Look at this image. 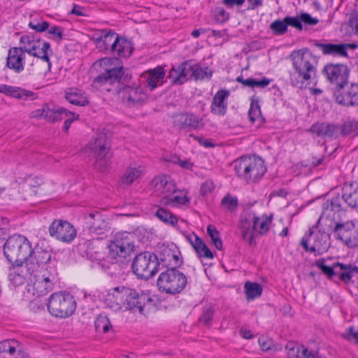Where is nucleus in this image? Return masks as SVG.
<instances>
[{
    "label": "nucleus",
    "mask_w": 358,
    "mask_h": 358,
    "mask_svg": "<svg viewBox=\"0 0 358 358\" xmlns=\"http://www.w3.org/2000/svg\"><path fill=\"white\" fill-rule=\"evenodd\" d=\"M163 202L166 205H185L189 202V199L186 196L175 195L165 196Z\"/></svg>",
    "instance_id": "nucleus-52"
},
{
    "label": "nucleus",
    "mask_w": 358,
    "mask_h": 358,
    "mask_svg": "<svg viewBox=\"0 0 358 358\" xmlns=\"http://www.w3.org/2000/svg\"><path fill=\"white\" fill-rule=\"evenodd\" d=\"M215 20L219 23L227 22L229 19V14L222 7H217L213 10Z\"/></svg>",
    "instance_id": "nucleus-54"
},
{
    "label": "nucleus",
    "mask_w": 358,
    "mask_h": 358,
    "mask_svg": "<svg viewBox=\"0 0 358 358\" xmlns=\"http://www.w3.org/2000/svg\"><path fill=\"white\" fill-rule=\"evenodd\" d=\"M194 249L199 257L213 259V255L206 244L199 237H194Z\"/></svg>",
    "instance_id": "nucleus-45"
},
{
    "label": "nucleus",
    "mask_w": 358,
    "mask_h": 358,
    "mask_svg": "<svg viewBox=\"0 0 358 358\" xmlns=\"http://www.w3.org/2000/svg\"><path fill=\"white\" fill-rule=\"evenodd\" d=\"M270 29L274 34L280 36L286 33L287 26L285 22V17L283 20H276L270 24Z\"/></svg>",
    "instance_id": "nucleus-50"
},
{
    "label": "nucleus",
    "mask_w": 358,
    "mask_h": 358,
    "mask_svg": "<svg viewBox=\"0 0 358 358\" xmlns=\"http://www.w3.org/2000/svg\"><path fill=\"white\" fill-rule=\"evenodd\" d=\"M348 25L355 34L358 35V13H352L349 18Z\"/></svg>",
    "instance_id": "nucleus-64"
},
{
    "label": "nucleus",
    "mask_w": 358,
    "mask_h": 358,
    "mask_svg": "<svg viewBox=\"0 0 358 358\" xmlns=\"http://www.w3.org/2000/svg\"><path fill=\"white\" fill-rule=\"evenodd\" d=\"M230 95L228 90L222 89L218 90L214 95L210 104V112L217 116L225 115L227 108V99Z\"/></svg>",
    "instance_id": "nucleus-26"
},
{
    "label": "nucleus",
    "mask_w": 358,
    "mask_h": 358,
    "mask_svg": "<svg viewBox=\"0 0 358 358\" xmlns=\"http://www.w3.org/2000/svg\"><path fill=\"white\" fill-rule=\"evenodd\" d=\"M142 173L143 169L140 166L128 167L119 181L120 186L126 187L131 185L141 176Z\"/></svg>",
    "instance_id": "nucleus-38"
},
{
    "label": "nucleus",
    "mask_w": 358,
    "mask_h": 358,
    "mask_svg": "<svg viewBox=\"0 0 358 358\" xmlns=\"http://www.w3.org/2000/svg\"><path fill=\"white\" fill-rule=\"evenodd\" d=\"M147 86L152 91L158 85H162L165 77V71L163 67L158 66L152 69L148 70L143 76Z\"/></svg>",
    "instance_id": "nucleus-32"
},
{
    "label": "nucleus",
    "mask_w": 358,
    "mask_h": 358,
    "mask_svg": "<svg viewBox=\"0 0 358 358\" xmlns=\"http://www.w3.org/2000/svg\"><path fill=\"white\" fill-rule=\"evenodd\" d=\"M207 233L211 239L212 243L217 250H221L222 249V241L220 238V232L215 227L211 224L208 225L207 227Z\"/></svg>",
    "instance_id": "nucleus-48"
},
{
    "label": "nucleus",
    "mask_w": 358,
    "mask_h": 358,
    "mask_svg": "<svg viewBox=\"0 0 358 358\" xmlns=\"http://www.w3.org/2000/svg\"><path fill=\"white\" fill-rule=\"evenodd\" d=\"M324 158V156L318 159H315L313 157L310 159L303 161L301 165L304 167H309L310 169L315 168L323 162Z\"/></svg>",
    "instance_id": "nucleus-60"
},
{
    "label": "nucleus",
    "mask_w": 358,
    "mask_h": 358,
    "mask_svg": "<svg viewBox=\"0 0 358 358\" xmlns=\"http://www.w3.org/2000/svg\"><path fill=\"white\" fill-rule=\"evenodd\" d=\"M32 275L35 279L32 285L29 289V291L31 292L34 296L39 297L41 296L46 295L53 289L55 278L52 275H46L44 272L35 273V275Z\"/></svg>",
    "instance_id": "nucleus-22"
},
{
    "label": "nucleus",
    "mask_w": 358,
    "mask_h": 358,
    "mask_svg": "<svg viewBox=\"0 0 358 358\" xmlns=\"http://www.w3.org/2000/svg\"><path fill=\"white\" fill-rule=\"evenodd\" d=\"M132 270L139 278L150 279L158 271L155 255L149 252L137 255L132 263Z\"/></svg>",
    "instance_id": "nucleus-10"
},
{
    "label": "nucleus",
    "mask_w": 358,
    "mask_h": 358,
    "mask_svg": "<svg viewBox=\"0 0 358 358\" xmlns=\"http://www.w3.org/2000/svg\"><path fill=\"white\" fill-rule=\"evenodd\" d=\"M108 157L106 155L105 157H96L95 168L101 172H105L108 170L109 166Z\"/></svg>",
    "instance_id": "nucleus-58"
},
{
    "label": "nucleus",
    "mask_w": 358,
    "mask_h": 358,
    "mask_svg": "<svg viewBox=\"0 0 358 358\" xmlns=\"http://www.w3.org/2000/svg\"><path fill=\"white\" fill-rule=\"evenodd\" d=\"M0 93L23 101H34L38 99L36 93L26 89L7 85H0Z\"/></svg>",
    "instance_id": "nucleus-27"
},
{
    "label": "nucleus",
    "mask_w": 358,
    "mask_h": 358,
    "mask_svg": "<svg viewBox=\"0 0 358 358\" xmlns=\"http://www.w3.org/2000/svg\"><path fill=\"white\" fill-rule=\"evenodd\" d=\"M342 200L350 207L358 206V183L345 185L343 187Z\"/></svg>",
    "instance_id": "nucleus-35"
},
{
    "label": "nucleus",
    "mask_w": 358,
    "mask_h": 358,
    "mask_svg": "<svg viewBox=\"0 0 358 358\" xmlns=\"http://www.w3.org/2000/svg\"><path fill=\"white\" fill-rule=\"evenodd\" d=\"M131 291L126 287H116L108 290L104 299V304L113 311L125 310V298L131 297Z\"/></svg>",
    "instance_id": "nucleus-19"
},
{
    "label": "nucleus",
    "mask_w": 358,
    "mask_h": 358,
    "mask_svg": "<svg viewBox=\"0 0 358 358\" xmlns=\"http://www.w3.org/2000/svg\"><path fill=\"white\" fill-rule=\"evenodd\" d=\"M189 61H185L180 64L173 66L169 73V78L174 85H180L189 79L188 70Z\"/></svg>",
    "instance_id": "nucleus-31"
},
{
    "label": "nucleus",
    "mask_w": 358,
    "mask_h": 358,
    "mask_svg": "<svg viewBox=\"0 0 358 358\" xmlns=\"http://www.w3.org/2000/svg\"><path fill=\"white\" fill-rule=\"evenodd\" d=\"M124 75V69L122 66L107 69L93 80L92 86L96 88L103 87V90L110 91V89L106 87V85L119 83L122 80Z\"/></svg>",
    "instance_id": "nucleus-21"
},
{
    "label": "nucleus",
    "mask_w": 358,
    "mask_h": 358,
    "mask_svg": "<svg viewBox=\"0 0 358 358\" xmlns=\"http://www.w3.org/2000/svg\"><path fill=\"white\" fill-rule=\"evenodd\" d=\"M187 278L178 268H169L162 271L157 280L159 290L174 295L180 293L187 286Z\"/></svg>",
    "instance_id": "nucleus-5"
},
{
    "label": "nucleus",
    "mask_w": 358,
    "mask_h": 358,
    "mask_svg": "<svg viewBox=\"0 0 358 358\" xmlns=\"http://www.w3.org/2000/svg\"><path fill=\"white\" fill-rule=\"evenodd\" d=\"M336 275L339 279L348 284L351 281L352 276L358 273V267L352 264H344L342 263H336Z\"/></svg>",
    "instance_id": "nucleus-36"
},
{
    "label": "nucleus",
    "mask_w": 358,
    "mask_h": 358,
    "mask_svg": "<svg viewBox=\"0 0 358 358\" xmlns=\"http://www.w3.org/2000/svg\"><path fill=\"white\" fill-rule=\"evenodd\" d=\"M343 338L356 345H358V331L353 327H349L343 334Z\"/></svg>",
    "instance_id": "nucleus-56"
},
{
    "label": "nucleus",
    "mask_w": 358,
    "mask_h": 358,
    "mask_svg": "<svg viewBox=\"0 0 358 358\" xmlns=\"http://www.w3.org/2000/svg\"><path fill=\"white\" fill-rule=\"evenodd\" d=\"M247 300L250 301L261 296L262 288L257 282L247 281L244 285Z\"/></svg>",
    "instance_id": "nucleus-44"
},
{
    "label": "nucleus",
    "mask_w": 358,
    "mask_h": 358,
    "mask_svg": "<svg viewBox=\"0 0 358 358\" xmlns=\"http://www.w3.org/2000/svg\"><path fill=\"white\" fill-rule=\"evenodd\" d=\"M66 115L65 108L50 104H45L41 108L33 110L29 116L31 118H42L50 122L62 120V115Z\"/></svg>",
    "instance_id": "nucleus-23"
},
{
    "label": "nucleus",
    "mask_w": 358,
    "mask_h": 358,
    "mask_svg": "<svg viewBox=\"0 0 358 358\" xmlns=\"http://www.w3.org/2000/svg\"><path fill=\"white\" fill-rule=\"evenodd\" d=\"M339 131L345 136L357 135L358 134V120H352L345 122L341 128L329 122H317L313 124L308 129L309 132L317 136L329 138H337Z\"/></svg>",
    "instance_id": "nucleus-8"
},
{
    "label": "nucleus",
    "mask_w": 358,
    "mask_h": 358,
    "mask_svg": "<svg viewBox=\"0 0 358 358\" xmlns=\"http://www.w3.org/2000/svg\"><path fill=\"white\" fill-rule=\"evenodd\" d=\"M118 98L128 107H138L148 100V96L139 85H126L119 90Z\"/></svg>",
    "instance_id": "nucleus-11"
},
{
    "label": "nucleus",
    "mask_w": 358,
    "mask_h": 358,
    "mask_svg": "<svg viewBox=\"0 0 358 358\" xmlns=\"http://www.w3.org/2000/svg\"><path fill=\"white\" fill-rule=\"evenodd\" d=\"M134 47L131 41L117 35L113 43L111 53L120 57H129L131 56Z\"/></svg>",
    "instance_id": "nucleus-33"
},
{
    "label": "nucleus",
    "mask_w": 358,
    "mask_h": 358,
    "mask_svg": "<svg viewBox=\"0 0 358 358\" xmlns=\"http://www.w3.org/2000/svg\"><path fill=\"white\" fill-rule=\"evenodd\" d=\"M315 45L316 47L321 49L324 55L348 57V52L345 51V43L334 44L315 43Z\"/></svg>",
    "instance_id": "nucleus-37"
},
{
    "label": "nucleus",
    "mask_w": 358,
    "mask_h": 358,
    "mask_svg": "<svg viewBox=\"0 0 358 358\" xmlns=\"http://www.w3.org/2000/svg\"><path fill=\"white\" fill-rule=\"evenodd\" d=\"M65 111H66V114L62 115V119L64 117L66 118L64 121L63 129L65 131H67L69 130V129L70 128L71 123L74 120H77L78 118L79 115L74 113L70 112L66 109H65Z\"/></svg>",
    "instance_id": "nucleus-57"
},
{
    "label": "nucleus",
    "mask_w": 358,
    "mask_h": 358,
    "mask_svg": "<svg viewBox=\"0 0 358 358\" xmlns=\"http://www.w3.org/2000/svg\"><path fill=\"white\" fill-rule=\"evenodd\" d=\"M316 265L328 278L331 279L334 275H336L337 267H336V263L332 266H327L324 259H320L317 261Z\"/></svg>",
    "instance_id": "nucleus-49"
},
{
    "label": "nucleus",
    "mask_w": 358,
    "mask_h": 358,
    "mask_svg": "<svg viewBox=\"0 0 358 358\" xmlns=\"http://www.w3.org/2000/svg\"><path fill=\"white\" fill-rule=\"evenodd\" d=\"M29 27L32 29L36 30L37 32H43L48 29L49 27V23L46 21L41 22H30Z\"/></svg>",
    "instance_id": "nucleus-61"
},
{
    "label": "nucleus",
    "mask_w": 358,
    "mask_h": 358,
    "mask_svg": "<svg viewBox=\"0 0 358 358\" xmlns=\"http://www.w3.org/2000/svg\"><path fill=\"white\" fill-rule=\"evenodd\" d=\"M65 96L69 103L76 106H84L89 103L87 96L78 89L70 90L66 93Z\"/></svg>",
    "instance_id": "nucleus-41"
},
{
    "label": "nucleus",
    "mask_w": 358,
    "mask_h": 358,
    "mask_svg": "<svg viewBox=\"0 0 358 358\" xmlns=\"http://www.w3.org/2000/svg\"><path fill=\"white\" fill-rule=\"evenodd\" d=\"M261 115L260 107L258 103H255L254 101H252L250 104V108L248 111V117L250 120L252 122H254L256 120H257Z\"/></svg>",
    "instance_id": "nucleus-55"
},
{
    "label": "nucleus",
    "mask_w": 358,
    "mask_h": 358,
    "mask_svg": "<svg viewBox=\"0 0 358 358\" xmlns=\"http://www.w3.org/2000/svg\"><path fill=\"white\" fill-rule=\"evenodd\" d=\"M155 216L164 223L173 227L176 226L178 222V219L176 215L163 208H159L155 212Z\"/></svg>",
    "instance_id": "nucleus-43"
},
{
    "label": "nucleus",
    "mask_w": 358,
    "mask_h": 358,
    "mask_svg": "<svg viewBox=\"0 0 358 358\" xmlns=\"http://www.w3.org/2000/svg\"><path fill=\"white\" fill-rule=\"evenodd\" d=\"M131 238L132 235L127 232L117 234L108 245V252L106 257L98 251L94 252V256L89 250L87 256L103 269L108 268L110 264L122 262L134 251V244Z\"/></svg>",
    "instance_id": "nucleus-2"
},
{
    "label": "nucleus",
    "mask_w": 358,
    "mask_h": 358,
    "mask_svg": "<svg viewBox=\"0 0 358 358\" xmlns=\"http://www.w3.org/2000/svg\"><path fill=\"white\" fill-rule=\"evenodd\" d=\"M259 220L260 217L250 210H245L240 216L238 228L241 232V237L244 241L248 242L250 245L255 243L254 227H255V221Z\"/></svg>",
    "instance_id": "nucleus-17"
},
{
    "label": "nucleus",
    "mask_w": 358,
    "mask_h": 358,
    "mask_svg": "<svg viewBox=\"0 0 358 358\" xmlns=\"http://www.w3.org/2000/svg\"><path fill=\"white\" fill-rule=\"evenodd\" d=\"M173 123L175 127L187 131L199 130L205 126L203 119L192 113L174 115Z\"/></svg>",
    "instance_id": "nucleus-18"
},
{
    "label": "nucleus",
    "mask_w": 358,
    "mask_h": 358,
    "mask_svg": "<svg viewBox=\"0 0 358 358\" xmlns=\"http://www.w3.org/2000/svg\"><path fill=\"white\" fill-rule=\"evenodd\" d=\"M334 96L336 102L346 107L358 106V84H347L343 88L335 89Z\"/></svg>",
    "instance_id": "nucleus-20"
},
{
    "label": "nucleus",
    "mask_w": 358,
    "mask_h": 358,
    "mask_svg": "<svg viewBox=\"0 0 358 358\" xmlns=\"http://www.w3.org/2000/svg\"><path fill=\"white\" fill-rule=\"evenodd\" d=\"M271 82L272 79L268 78L266 77H263L260 80L253 78L252 88L257 87L259 89H264Z\"/></svg>",
    "instance_id": "nucleus-63"
},
{
    "label": "nucleus",
    "mask_w": 358,
    "mask_h": 358,
    "mask_svg": "<svg viewBox=\"0 0 358 358\" xmlns=\"http://www.w3.org/2000/svg\"><path fill=\"white\" fill-rule=\"evenodd\" d=\"M299 17L301 24L304 23L305 24L313 26L316 25L319 22L317 18L313 17L310 14L306 13L299 15Z\"/></svg>",
    "instance_id": "nucleus-62"
},
{
    "label": "nucleus",
    "mask_w": 358,
    "mask_h": 358,
    "mask_svg": "<svg viewBox=\"0 0 358 358\" xmlns=\"http://www.w3.org/2000/svg\"><path fill=\"white\" fill-rule=\"evenodd\" d=\"M287 358H301V346L294 343H289L285 346Z\"/></svg>",
    "instance_id": "nucleus-53"
},
{
    "label": "nucleus",
    "mask_w": 358,
    "mask_h": 358,
    "mask_svg": "<svg viewBox=\"0 0 358 358\" xmlns=\"http://www.w3.org/2000/svg\"><path fill=\"white\" fill-rule=\"evenodd\" d=\"M94 327L98 332L107 333L112 327L106 315H99L94 322Z\"/></svg>",
    "instance_id": "nucleus-47"
},
{
    "label": "nucleus",
    "mask_w": 358,
    "mask_h": 358,
    "mask_svg": "<svg viewBox=\"0 0 358 358\" xmlns=\"http://www.w3.org/2000/svg\"><path fill=\"white\" fill-rule=\"evenodd\" d=\"M155 257H157V266L162 264L166 268H178L182 264L180 252L174 244L162 245Z\"/></svg>",
    "instance_id": "nucleus-15"
},
{
    "label": "nucleus",
    "mask_w": 358,
    "mask_h": 358,
    "mask_svg": "<svg viewBox=\"0 0 358 358\" xmlns=\"http://www.w3.org/2000/svg\"><path fill=\"white\" fill-rule=\"evenodd\" d=\"M0 352L14 355L15 356H29L23 350L22 345L15 339L0 342Z\"/></svg>",
    "instance_id": "nucleus-34"
},
{
    "label": "nucleus",
    "mask_w": 358,
    "mask_h": 358,
    "mask_svg": "<svg viewBox=\"0 0 358 358\" xmlns=\"http://www.w3.org/2000/svg\"><path fill=\"white\" fill-rule=\"evenodd\" d=\"M354 225L355 223L353 222H347L344 224L337 223L334 227V232L336 234L337 238L344 243H345V242H350L352 244V242H354V239L350 241L349 234H350V231L353 229Z\"/></svg>",
    "instance_id": "nucleus-40"
},
{
    "label": "nucleus",
    "mask_w": 358,
    "mask_h": 358,
    "mask_svg": "<svg viewBox=\"0 0 358 358\" xmlns=\"http://www.w3.org/2000/svg\"><path fill=\"white\" fill-rule=\"evenodd\" d=\"M128 290L131 291V298L124 296L125 310H132L145 315L152 309L154 301L149 294L138 292L131 288H128Z\"/></svg>",
    "instance_id": "nucleus-12"
},
{
    "label": "nucleus",
    "mask_w": 358,
    "mask_h": 358,
    "mask_svg": "<svg viewBox=\"0 0 358 358\" xmlns=\"http://www.w3.org/2000/svg\"><path fill=\"white\" fill-rule=\"evenodd\" d=\"M234 171L239 178L250 182L259 180L266 168L261 158L243 157L235 162Z\"/></svg>",
    "instance_id": "nucleus-6"
},
{
    "label": "nucleus",
    "mask_w": 358,
    "mask_h": 358,
    "mask_svg": "<svg viewBox=\"0 0 358 358\" xmlns=\"http://www.w3.org/2000/svg\"><path fill=\"white\" fill-rule=\"evenodd\" d=\"M260 217L259 221H255V227H254V232H257L259 235L263 236L267 234L269 230V224L271 222L272 216L263 215Z\"/></svg>",
    "instance_id": "nucleus-46"
},
{
    "label": "nucleus",
    "mask_w": 358,
    "mask_h": 358,
    "mask_svg": "<svg viewBox=\"0 0 358 358\" xmlns=\"http://www.w3.org/2000/svg\"><path fill=\"white\" fill-rule=\"evenodd\" d=\"M117 34L111 30L102 29L93 36V40L99 51L108 53L113 51V43Z\"/></svg>",
    "instance_id": "nucleus-25"
},
{
    "label": "nucleus",
    "mask_w": 358,
    "mask_h": 358,
    "mask_svg": "<svg viewBox=\"0 0 358 358\" xmlns=\"http://www.w3.org/2000/svg\"><path fill=\"white\" fill-rule=\"evenodd\" d=\"M96 157H105L109 153L110 143L106 134L99 133L88 144Z\"/></svg>",
    "instance_id": "nucleus-29"
},
{
    "label": "nucleus",
    "mask_w": 358,
    "mask_h": 358,
    "mask_svg": "<svg viewBox=\"0 0 358 358\" xmlns=\"http://www.w3.org/2000/svg\"><path fill=\"white\" fill-rule=\"evenodd\" d=\"M86 219L90 234L99 235L108 231V222L100 213H90Z\"/></svg>",
    "instance_id": "nucleus-28"
},
{
    "label": "nucleus",
    "mask_w": 358,
    "mask_h": 358,
    "mask_svg": "<svg viewBox=\"0 0 358 358\" xmlns=\"http://www.w3.org/2000/svg\"><path fill=\"white\" fill-rule=\"evenodd\" d=\"M285 22L287 23V27L291 26L299 31H301L303 29V25L301 24L299 15H297L296 17H285Z\"/></svg>",
    "instance_id": "nucleus-59"
},
{
    "label": "nucleus",
    "mask_w": 358,
    "mask_h": 358,
    "mask_svg": "<svg viewBox=\"0 0 358 358\" xmlns=\"http://www.w3.org/2000/svg\"><path fill=\"white\" fill-rule=\"evenodd\" d=\"M47 308L52 316L66 318L76 310V301L69 292H55L49 297Z\"/></svg>",
    "instance_id": "nucleus-7"
},
{
    "label": "nucleus",
    "mask_w": 358,
    "mask_h": 358,
    "mask_svg": "<svg viewBox=\"0 0 358 358\" xmlns=\"http://www.w3.org/2000/svg\"><path fill=\"white\" fill-rule=\"evenodd\" d=\"M215 306L211 303H205L202 307L201 314L199 318V322L204 326L209 327L214 316Z\"/></svg>",
    "instance_id": "nucleus-42"
},
{
    "label": "nucleus",
    "mask_w": 358,
    "mask_h": 358,
    "mask_svg": "<svg viewBox=\"0 0 358 358\" xmlns=\"http://www.w3.org/2000/svg\"><path fill=\"white\" fill-rule=\"evenodd\" d=\"M20 48H11L8 50L6 66L17 73L24 70V53L36 57L47 62L48 69H50L51 62L50 55L52 54L48 42L36 38L30 35H23L20 40Z\"/></svg>",
    "instance_id": "nucleus-1"
},
{
    "label": "nucleus",
    "mask_w": 358,
    "mask_h": 358,
    "mask_svg": "<svg viewBox=\"0 0 358 358\" xmlns=\"http://www.w3.org/2000/svg\"><path fill=\"white\" fill-rule=\"evenodd\" d=\"M317 223L310 229L309 234L305 235L301 240V245L306 251L322 255L327 250L329 246V234L319 229Z\"/></svg>",
    "instance_id": "nucleus-9"
},
{
    "label": "nucleus",
    "mask_w": 358,
    "mask_h": 358,
    "mask_svg": "<svg viewBox=\"0 0 358 358\" xmlns=\"http://www.w3.org/2000/svg\"><path fill=\"white\" fill-rule=\"evenodd\" d=\"M238 204V199L229 194H227L221 201V206L230 212L235 211L237 209Z\"/></svg>",
    "instance_id": "nucleus-51"
},
{
    "label": "nucleus",
    "mask_w": 358,
    "mask_h": 358,
    "mask_svg": "<svg viewBox=\"0 0 358 358\" xmlns=\"http://www.w3.org/2000/svg\"><path fill=\"white\" fill-rule=\"evenodd\" d=\"M291 57L294 71L290 72V82L293 86L301 89L306 81L315 80L317 69L311 63L312 55L307 50L294 51Z\"/></svg>",
    "instance_id": "nucleus-3"
},
{
    "label": "nucleus",
    "mask_w": 358,
    "mask_h": 358,
    "mask_svg": "<svg viewBox=\"0 0 358 358\" xmlns=\"http://www.w3.org/2000/svg\"><path fill=\"white\" fill-rule=\"evenodd\" d=\"M50 235L64 243L72 242L76 236L75 227L69 222L62 220H55L50 225Z\"/></svg>",
    "instance_id": "nucleus-16"
},
{
    "label": "nucleus",
    "mask_w": 358,
    "mask_h": 358,
    "mask_svg": "<svg viewBox=\"0 0 358 358\" xmlns=\"http://www.w3.org/2000/svg\"><path fill=\"white\" fill-rule=\"evenodd\" d=\"M188 70L189 78H194L196 80L210 79L213 74L208 66L201 67L199 64L191 65L190 61H189Z\"/></svg>",
    "instance_id": "nucleus-39"
},
{
    "label": "nucleus",
    "mask_w": 358,
    "mask_h": 358,
    "mask_svg": "<svg viewBox=\"0 0 358 358\" xmlns=\"http://www.w3.org/2000/svg\"><path fill=\"white\" fill-rule=\"evenodd\" d=\"M52 255L48 250L41 248L32 249L31 255L26 262L27 272L30 275H35V273H44L47 268V264L50 261Z\"/></svg>",
    "instance_id": "nucleus-14"
},
{
    "label": "nucleus",
    "mask_w": 358,
    "mask_h": 358,
    "mask_svg": "<svg viewBox=\"0 0 358 358\" xmlns=\"http://www.w3.org/2000/svg\"><path fill=\"white\" fill-rule=\"evenodd\" d=\"M152 185L157 193L164 195L163 199L165 196L168 198L171 194L176 192L175 183L168 176H156L152 180Z\"/></svg>",
    "instance_id": "nucleus-30"
},
{
    "label": "nucleus",
    "mask_w": 358,
    "mask_h": 358,
    "mask_svg": "<svg viewBox=\"0 0 358 358\" xmlns=\"http://www.w3.org/2000/svg\"><path fill=\"white\" fill-rule=\"evenodd\" d=\"M327 80L333 85L335 89L343 88L348 84L350 69L345 64H327L323 69Z\"/></svg>",
    "instance_id": "nucleus-13"
},
{
    "label": "nucleus",
    "mask_w": 358,
    "mask_h": 358,
    "mask_svg": "<svg viewBox=\"0 0 358 358\" xmlns=\"http://www.w3.org/2000/svg\"><path fill=\"white\" fill-rule=\"evenodd\" d=\"M32 248L28 239L22 235L10 236L3 245V255L12 266H20L31 255Z\"/></svg>",
    "instance_id": "nucleus-4"
},
{
    "label": "nucleus",
    "mask_w": 358,
    "mask_h": 358,
    "mask_svg": "<svg viewBox=\"0 0 358 358\" xmlns=\"http://www.w3.org/2000/svg\"><path fill=\"white\" fill-rule=\"evenodd\" d=\"M341 198L339 196L332 197L327 200L322 205V213L317 223L320 224L322 222L329 221V227H332L333 221L336 219V213H339L342 209Z\"/></svg>",
    "instance_id": "nucleus-24"
}]
</instances>
